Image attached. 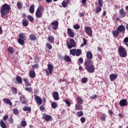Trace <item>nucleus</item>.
<instances>
[{
  "label": "nucleus",
  "instance_id": "2eb2a0df",
  "mask_svg": "<svg viewBox=\"0 0 128 128\" xmlns=\"http://www.w3.org/2000/svg\"><path fill=\"white\" fill-rule=\"evenodd\" d=\"M118 78V74H112L110 75V80L111 82H114Z\"/></svg>",
  "mask_w": 128,
  "mask_h": 128
},
{
  "label": "nucleus",
  "instance_id": "bb28decb",
  "mask_svg": "<svg viewBox=\"0 0 128 128\" xmlns=\"http://www.w3.org/2000/svg\"><path fill=\"white\" fill-rule=\"evenodd\" d=\"M22 24L23 26H28V21L24 19L22 20Z\"/></svg>",
  "mask_w": 128,
  "mask_h": 128
},
{
  "label": "nucleus",
  "instance_id": "6e6552de",
  "mask_svg": "<svg viewBox=\"0 0 128 128\" xmlns=\"http://www.w3.org/2000/svg\"><path fill=\"white\" fill-rule=\"evenodd\" d=\"M85 32H86L89 36H92V28L90 26H85L84 27Z\"/></svg>",
  "mask_w": 128,
  "mask_h": 128
},
{
  "label": "nucleus",
  "instance_id": "aec40b11",
  "mask_svg": "<svg viewBox=\"0 0 128 128\" xmlns=\"http://www.w3.org/2000/svg\"><path fill=\"white\" fill-rule=\"evenodd\" d=\"M29 76L31 78H36V72H34V70H30L29 72Z\"/></svg>",
  "mask_w": 128,
  "mask_h": 128
},
{
  "label": "nucleus",
  "instance_id": "6ab92c4d",
  "mask_svg": "<svg viewBox=\"0 0 128 128\" xmlns=\"http://www.w3.org/2000/svg\"><path fill=\"white\" fill-rule=\"evenodd\" d=\"M75 108L77 110H84L82 106L80 105V104H76Z\"/></svg>",
  "mask_w": 128,
  "mask_h": 128
},
{
  "label": "nucleus",
  "instance_id": "72a5a7b5",
  "mask_svg": "<svg viewBox=\"0 0 128 128\" xmlns=\"http://www.w3.org/2000/svg\"><path fill=\"white\" fill-rule=\"evenodd\" d=\"M24 39H20V38H18V42L20 44L21 46H24Z\"/></svg>",
  "mask_w": 128,
  "mask_h": 128
},
{
  "label": "nucleus",
  "instance_id": "c9c22d12",
  "mask_svg": "<svg viewBox=\"0 0 128 128\" xmlns=\"http://www.w3.org/2000/svg\"><path fill=\"white\" fill-rule=\"evenodd\" d=\"M17 8L18 10L22 8V3L20 1L17 2Z\"/></svg>",
  "mask_w": 128,
  "mask_h": 128
},
{
  "label": "nucleus",
  "instance_id": "7c9ffc66",
  "mask_svg": "<svg viewBox=\"0 0 128 128\" xmlns=\"http://www.w3.org/2000/svg\"><path fill=\"white\" fill-rule=\"evenodd\" d=\"M26 34L24 33H20L18 34V38L21 40H26Z\"/></svg>",
  "mask_w": 128,
  "mask_h": 128
},
{
  "label": "nucleus",
  "instance_id": "052dcab7",
  "mask_svg": "<svg viewBox=\"0 0 128 128\" xmlns=\"http://www.w3.org/2000/svg\"><path fill=\"white\" fill-rule=\"evenodd\" d=\"M25 84L26 86H32V84L30 83V81H28V82H26Z\"/></svg>",
  "mask_w": 128,
  "mask_h": 128
},
{
  "label": "nucleus",
  "instance_id": "5701e85b",
  "mask_svg": "<svg viewBox=\"0 0 128 128\" xmlns=\"http://www.w3.org/2000/svg\"><path fill=\"white\" fill-rule=\"evenodd\" d=\"M77 104H84V100L80 96L77 97Z\"/></svg>",
  "mask_w": 128,
  "mask_h": 128
},
{
  "label": "nucleus",
  "instance_id": "c756f323",
  "mask_svg": "<svg viewBox=\"0 0 128 128\" xmlns=\"http://www.w3.org/2000/svg\"><path fill=\"white\" fill-rule=\"evenodd\" d=\"M29 11L30 14H34V5L32 4L30 6Z\"/></svg>",
  "mask_w": 128,
  "mask_h": 128
},
{
  "label": "nucleus",
  "instance_id": "0e129e2a",
  "mask_svg": "<svg viewBox=\"0 0 128 128\" xmlns=\"http://www.w3.org/2000/svg\"><path fill=\"white\" fill-rule=\"evenodd\" d=\"M108 112L110 114V116H112V114H114V112H112V110H108Z\"/></svg>",
  "mask_w": 128,
  "mask_h": 128
},
{
  "label": "nucleus",
  "instance_id": "864d4df0",
  "mask_svg": "<svg viewBox=\"0 0 128 128\" xmlns=\"http://www.w3.org/2000/svg\"><path fill=\"white\" fill-rule=\"evenodd\" d=\"M80 120L82 124H84V122H86V118L84 117H82L80 118Z\"/></svg>",
  "mask_w": 128,
  "mask_h": 128
},
{
  "label": "nucleus",
  "instance_id": "5fc2aeb1",
  "mask_svg": "<svg viewBox=\"0 0 128 128\" xmlns=\"http://www.w3.org/2000/svg\"><path fill=\"white\" fill-rule=\"evenodd\" d=\"M9 124H14V119L12 118V117L11 116L8 119Z\"/></svg>",
  "mask_w": 128,
  "mask_h": 128
},
{
  "label": "nucleus",
  "instance_id": "a878e982",
  "mask_svg": "<svg viewBox=\"0 0 128 128\" xmlns=\"http://www.w3.org/2000/svg\"><path fill=\"white\" fill-rule=\"evenodd\" d=\"M16 80L17 82H18V84H20L22 83V77L20 76H17Z\"/></svg>",
  "mask_w": 128,
  "mask_h": 128
},
{
  "label": "nucleus",
  "instance_id": "f704fd0d",
  "mask_svg": "<svg viewBox=\"0 0 128 128\" xmlns=\"http://www.w3.org/2000/svg\"><path fill=\"white\" fill-rule=\"evenodd\" d=\"M82 54V50L80 49H77L76 51V56H80Z\"/></svg>",
  "mask_w": 128,
  "mask_h": 128
},
{
  "label": "nucleus",
  "instance_id": "338daca9",
  "mask_svg": "<svg viewBox=\"0 0 128 128\" xmlns=\"http://www.w3.org/2000/svg\"><path fill=\"white\" fill-rule=\"evenodd\" d=\"M20 99L21 102H22V100H24V95L20 96Z\"/></svg>",
  "mask_w": 128,
  "mask_h": 128
},
{
  "label": "nucleus",
  "instance_id": "4468645a",
  "mask_svg": "<svg viewBox=\"0 0 128 128\" xmlns=\"http://www.w3.org/2000/svg\"><path fill=\"white\" fill-rule=\"evenodd\" d=\"M116 30L119 32H124H124H126V27H124V25H120L118 26Z\"/></svg>",
  "mask_w": 128,
  "mask_h": 128
},
{
  "label": "nucleus",
  "instance_id": "4be33fe9",
  "mask_svg": "<svg viewBox=\"0 0 128 128\" xmlns=\"http://www.w3.org/2000/svg\"><path fill=\"white\" fill-rule=\"evenodd\" d=\"M112 34L114 38H118V36L120 34V32L116 29V30L112 31Z\"/></svg>",
  "mask_w": 128,
  "mask_h": 128
},
{
  "label": "nucleus",
  "instance_id": "f8f14e48",
  "mask_svg": "<svg viewBox=\"0 0 128 128\" xmlns=\"http://www.w3.org/2000/svg\"><path fill=\"white\" fill-rule=\"evenodd\" d=\"M43 120H46V122H50V120H52V118L50 115L43 114V116L42 117Z\"/></svg>",
  "mask_w": 128,
  "mask_h": 128
},
{
  "label": "nucleus",
  "instance_id": "de8ad7c7",
  "mask_svg": "<svg viewBox=\"0 0 128 128\" xmlns=\"http://www.w3.org/2000/svg\"><path fill=\"white\" fill-rule=\"evenodd\" d=\"M25 90H26V92H32V87L26 88Z\"/></svg>",
  "mask_w": 128,
  "mask_h": 128
},
{
  "label": "nucleus",
  "instance_id": "1a4fd4ad",
  "mask_svg": "<svg viewBox=\"0 0 128 128\" xmlns=\"http://www.w3.org/2000/svg\"><path fill=\"white\" fill-rule=\"evenodd\" d=\"M67 34L68 36H70V38H74V36H76V34L74 32V30L70 28H68L67 29Z\"/></svg>",
  "mask_w": 128,
  "mask_h": 128
},
{
  "label": "nucleus",
  "instance_id": "603ef678",
  "mask_svg": "<svg viewBox=\"0 0 128 128\" xmlns=\"http://www.w3.org/2000/svg\"><path fill=\"white\" fill-rule=\"evenodd\" d=\"M46 48H47L48 50H52V46L50 44H46Z\"/></svg>",
  "mask_w": 128,
  "mask_h": 128
},
{
  "label": "nucleus",
  "instance_id": "a19ab883",
  "mask_svg": "<svg viewBox=\"0 0 128 128\" xmlns=\"http://www.w3.org/2000/svg\"><path fill=\"white\" fill-rule=\"evenodd\" d=\"M27 18L28 20H29V22H32L34 20V18L31 15H28Z\"/></svg>",
  "mask_w": 128,
  "mask_h": 128
},
{
  "label": "nucleus",
  "instance_id": "7ed1b4c3",
  "mask_svg": "<svg viewBox=\"0 0 128 128\" xmlns=\"http://www.w3.org/2000/svg\"><path fill=\"white\" fill-rule=\"evenodd\" d=\"M84 66H85V70L90 72V74H92L94 72L96 68L94 65L92 64H86V62H84Z\"/></svg>",
  "mask_w": 128,
  "mask_h": 128
},
{
  "label": "nucleus",
  "instance_id": "c03bdc74",
  "mask_svg": "<svg viewBox=\"0 0 128 128\" xmlns=\"http://www.w3.org/2000/svg\"><path fill=\"white\" fill-rule=\"evenodd\" d=\"M88 82V78L84 77L82 79V84H86Z\"/></svg>",
  "mask_w": 128,
  "mask_h": 128
},
{
  "label": "nucleus",
  "instance_id": "e2e57ef3",
  "mask_svg": "<svg viewBox=\"0 0 128 128\" xmlns=\"http://www.w3.org/2000/svg\"><path fill=\"white\" fill-rule=\"evenodd\" d=\"M8 115L4 116H3V120L4 121L6 120H8Z\"/></svg>",
  "mask_w": 128,
  "mask_h": 128
},
{
  "label": "nucleus",
  "instance_id": "2f4dec72",
  "mask_svg": "<svg viewBox=\"0 0 128 128\" xmlns=\"http://www.w3.org/2000/svg\"><path fill=\"white\" fill-rule=\"evenodd\" d=\"M20 126L22 128H26L28 126V124L26 120H22L20 122Z\"/></svg>",
  "mask_w": 128,
  "mask_h": 128
},
{
  "label": "nucleus",
  "instance_id": "58836bf2",
  "mask_svg": "<svg viewBox=\"0 0 128 128\" xmlns=\"http://www.w3.org/2000/svg\"><path fill=\"white\" fill-rule=\"evenodd\" d=\"M0 126L2 128H6V123L3 120L0 121Z\"/></svg>",
  "mask_w": 128,
  "mask_h": 128
},
{
  "label": "nucleus",
  "instance_id": "f3484780",
  "mask_svg": "<svg viewBox=\"0 0 128 128\" xmlns=\"http://www.w3.org/2000/svg\"><path fill=\"white\" fill-rule=\"evenodd\" d=\"M48 68L50 74H52V72H54V66L52 64H48Z\"/></svg>",
  "mask_w": 128,
  "mask_h": 128
},
{
  "label": "nucleus",
  "instance_id": "4c0bfd02",
  "mask_svg": "<svg viewBox=\"0 0 128 128\" xmlns=\"http://www.w3.org/2000/svg\"><path fill=\"white\" fill-rule=\"evenodd\" d=\"M106 115L104 114H102L100 118V120L102 122H106Z\"/></svg>",
  "mask_w": 128,
  "mask_h": 128
},
{
  "label": "nucleus",
  "instance_id": "3c124183",
  "mask_svg": "<svg viewBox=\"0 0 128 128\" xmlns=\"http://www.w3.org/2000/svg\"><path fill=\"white\" fill-rule=\"evenodd\" d=\"M13 112H14V114H16V116L17 114H18V108H14L13 110Z\"/></svg>",
  "mask_w": 128,
  "mask_h": 128
},
{
  "label": "nucleus",
  "instance_id": "49530a36",
  "mask_svg": "<svg viewBox=\"0 0 128 128\" xmlns=\"http://www.w3.org/2000/svg\"><path fill=\"white\" fill-rule=\"evenodd\" d=\"M76 49H71L70 50V54L72 56H76Z\"/></svg>",
  "mask_w": 128,
  "mask_h": 128
},
{
  "label": "nucleus",
  "instance_id": "a18cd8bd",
  "mask_svg": "<svg viewBox=\"0 0 128 128\" xmlns=\"http://www.w3.org/2000/svg\"><path fill=\"white\" fill-rule=\"evenodd\" d=\"M102 12V8L100 6H98V7L96 8V14H98L99 12Z\"/></svg>",
  "mask_w": 128,
  "mask_h": 128
},
{
  "label": "nucleus",
  "instance_id": "20e7f679",
  "mask_svg": "<svg viewBox=\"0 0 128 128\" xmlns=\"http://www.w3.org/2000/svg\"><path fill=\"white\" fill-rule=\"evenodd\" d=\"M86 58L87 60H86L84 62L85 64H92V52L88 51L86 54Z\"/></svg>",
  "mask_w": 128,
  "mask_h": 128
},
{
  "label": "nucleus",
  "instance_id": "f257e3e1",
  "mask_svg": "<svg viewBox=\"0 0 128 128\" xmlns=\"http://www.w3.org/2000/svg\"><path fill=\"white\" fill-rule=\"evenodd\" d=\"M10 6L8 4H4L2 5V8L0 10V13L1 14V18H4V16L8 14H10Z\"/></svg>",
  "mask_w": 128,
  "mask_h": 128
},
{
  "label": "nucleus",
  "instance_id": "774afa93",
  "mask_svg": "<svg viewBox=\"0 0 128 128\" xmlns=\"http://www.w3.org/2000/svg\"><path fill=\"white\" fill-rule=\"evenodd\" d=\"M23 80H24V82H25V84H26V82H29L28 80L26 78H24Z\"/></svg>",
  "mask_w": 128,
  "mask_h": 128
},
{
  "label": "nucleus",
  "instance_id": "0eeeda50",
  "mask_svg": "<svg viewBox=\"0 0 128 128\" xmlns=\"http://www.w3.org/2000/svg\"><path fill=\"white\" fill-rule=\"evenodd\" d=\"M50 26H52V28L56 30L58 28V20H55L53 22H52Z\"/></svg>",
  "mask_w": 128,
  "mask_h": 128
},
{
  "label": "nucleus",
  "instance_id": "e433bc0d",
  "mask_svg": "<svg viewBox=\"0 0 128 128\" xmlns=\"http://www.w3.org/2000/svg\"><path fill=\"white\" fill-rule=\"evenodd\" d=\"M76 116L78 118H80L84 116V112L82 110L76 112Z\"/></svg>",
  "mask_w": 128,
  "mask_h": 128
},
{
  "label": "nucleus",
  "instance_id": "bf43d9fd",
  "mask_svg": "<svg viewBox=\"0 0 128 128\" xmlns=\"http://www.w3.org/2000/svg\"><path fill=\"white\" fill-rule=\"evenodd\" d=\"M32 68L34 69L38 68V64H36L32 66Z\"/></svg>",
  "mask_w": 128,
  "mask_h": 128
},
{
  "label": "nucleus",
  "instance_id": "393cba45",
  "mask_svg": "<svg viewBox=\"0 0 128 128\" xmlns=\"http://www.w3.org/2000/svg\"><path fill=\"white\" fill-rule=\"evenodd\" d=\"M119 14L121 18H124L126 16V12L124 10V9H121L119 11Z\"/></svg>",
  "mask_w": 128,
  "mask_h": 128
},
{
  "label": "nucleus",
  "instance_id": "a211bd4d",
  "mask_svg": "<svg viewBox=\"0 0 128 128\" xmlns=\"http://www.w3.org/2000/svg\"><path fill=\"white\" fill-rule=\"evenodd\" d=\"M48 40L49 42H50V44H54V37L52 36H49Z\"/></svg>",
  "mask_w": 128,
  "mask_h": 128
},
{
  "label": "nucleus",
  "instance_id": "b1692460",
  "mask_svg": "<svg viewBox=\"0 0 128 128\" xmlns=\"http://www.w3.org/2000/svg\"><path fill=\"white\" fill-rule=\"evenodd\" d=\"M64 60L67 62H72V58H70V57L68 56H64Z\"/></svg>",
  "mask_w": 128,
  "mask_h": 128
},
{
  "label": "nucleus",
  "instance_id": "dca6fc26",
  "mask_svg": "<svg viewBox=\"0 0 128 128\" xmlns=\"http://www.w3.org/2000/svg\"><path fill=\"white\" fill-rule=\"evenodd\" d=\"M2 100L4 104H8V106H12V101H10V99L4 98Z\"/></svg>",
  "mask_w": 128,
  "mask_h": 128
},
{
  "label": "nucleus",
  "instance_id": "37998d69",
  "mask_svg": "<svg viewBox=\"0 0 128 128\" xmlns=\"http://www.w3.org/2000/svg\"><path fill=\"white\" fill-rule=\"evenodd\" d=\"M86 44H87L86 39V38H83V43H82L80 44V46L82 48H84V46H86Z\"/></svg>",
  "mask_w": 128,
  "mask_h": 128
},
{
  "label": "nucleus",
  "instance_id": "09e8293b",
  "mask_svg": "<svg viewBox=\"0 0 128 128\" xmlns=\"http://www.w3.org/2000/svg\"><path fill=\"white\" fill-rule=\"evenodd\" d=\"M74 28V30H80V24H76L75 25H74L73 26Z\"/></svg>",
  "mask_w": 128,
  "mask_h": 128
},
{
  "label": "nucleus",
  "instance_id": "13d9d810",
  "mask_svg": "<svg viewBox=\"0 0 128 128\" xmlns=\"http://www.w3.org/2000/svg\"><path fill=\"white\" fill-rule=\"evenodd\" d=\"M78 62L80 64H83L84 63V59H82V58L80 57L78 59Z\"/></svg>",
  "mask_w": 128,
  "mask_h": 128
},
{
  "label": "nucleus",
  "instance_id": "79ce46f5",
  "mask_svg": "<svg viewBox=\"0 0 128 128\" xmlns=\"http://www.w3.org/2000/svg\"><path fill=\"white\" fill-rule=\"evenodd\" d=\"M12 91L13 94H18V90L14 87L12 88Z\"/></svg>",
  "mask_w": 128,
  "mask_h": 128
},
{
  "label": "nucleus",
  "instance_id": "680f3d73",
  "mask_svg": "<svg viewBox=\"0 0 128 128\" xmlns=\"http://www.w3.org/2000/svg\"><path fill=\"white\" fill-rule=\"evenodd\" d=\"M124 42H125V44H128V37H126L124 38Z\"/></svg>",
  "mask_w": 128,
  "mask_h": 128
},
{
  "label": "nucleus",
  "instance_id": "ea45409f",
  "mask_svg": "<svg viewBox=\"0 0 128 128\" xmlns=\"http://www.w3.org/2000/svg\"><path fill=\"white\" fill-rule=\"evenodd\" d=\"M66 1H63L62 3V6L63 8H66V6H68V4L70 2V0L68 2V0H66Z\"/></svg>",
  "mask_w": 128,
  "mask_h": 128
},
{
  "label": "nucleus",
  "instance_id": "f03ea898",
  "mask_svg": "<svg viewBox=\"0 0 128 128\" xmlns=\"http://www.w3.org/2000/svg\"><path fill=\"white\" fill-rule=\"evenodd\" d=\"M118 52L120 58H126V56H128L126 50V48L122 46H119L118 48Z\"/></svg>",
  "mask_w": 128,
  "mask_h": 128
},
{
  "label": "nucleus",
  "instance_id": "4d7b16f0",
  "mask_svg": "<svg viewBox=\"0 0 128 128\" xmlns=\"http://www.w3.org/2000/svg\"><path fill=\"white\" fill-rule=\"evenodd\" d=\"M40 110H42V112H44L45 108L44 105H42L41 106H40Z\"/></svg>",
  "mask_w": 128,
  "mask_h": 128
},
{
  "label": "nucleus",
  "instance_id": "39448f33",
  "mask_svg": "<svg viewBox=\"0 0 128 128\" xmlns=\"http://www.w3.org/2000/svg\"><path fill=\"white\" fill-rule=\"evenodd\" d=\"M44 10V8L42 7L38 8L37 9L35 13V16L37 18H42V16H44V13H42Z\"/></svg>",
  "mask_w": 128,
  "mask_h": 128
},
{
  "label": "nucleus",
  "instance_id": "9b49d317",
  "mask_svg": "<svg viewBox=\"0 0 128 128\" xmlns=\"http://www.w3.org/2000/svg\"><path fill=\"white\" fill-rule=\"evenodd\" d=\"M120 106H128V100L126 99L121 100L119 102Z\"/></svg>",
  "mask_w": 128,
  "mask_h": 128
},
{
  "label": "nucleus",
  "instance_id": "6e6d98bb",
  "mask_svg": "<svg viewBox=\"0 0 128 128\" xmlns=\"http://www.w3.org/2000/svg\"><path fill=\"white\" fill-rule=\"evenodd\" d=\"M64 102H66V104L68 106H70V102L68 100H64Z\"/></svg>",
  "mask_w": 128,
  "mask_h": 128
},
{
  "label": "nucleus",
  "instance_id": "473e14b6",
  "mask_svg": "<svg viewBox=\"0 0 128 128\" xmlns=\"http://www.w3.org/2000/svg\"><path fill=\"white\" fill-rule=\"evenodd\" d=\"M23 110L24 112H32V108L30 106H24L23 107Z\"/></svg>",
  "mask_w": 128,
  "mask_h": 128
},
{
  "label": "nucleus",
  "instance_id": "69168bd1",
  "mask_svg": "<svg viewBox=\"0 0 128 128\" xmlns=\"http://www.w3.org/2000/svg\"><path fill=\"white\" fill-rule=\"evenodd\" d=\"M44 70L46 72V74L47 76H50V72H48V70L47 69H44Z\"/></svg>",
  "mask_w": 128,
  "mask_h": 128
},
{
  "label": "nucleus",
  "instance_id": "9d476101",
  "mask_svg": "<svg viewBox=\"0 0 128 128\" xmlns=\"http://www.w3.org/2000/svg\"><path fill=\"white\" fill-rule=\"evenodd\" d=\"M34 100L37 104L40 105L42 104V100L38 95H34Z\"/></svg>",
  "mask_w": 128,
  "mask_h": 128
},
{
  "label": "nucleus",
  "instance_id": "ddd939ff",
  "mask_svg": "<svg viewBox=\"0 0 128 128\" xmlns=\"http://www.w3.org/2000/svg\"><path fill=\"white\" fill-rule=\"evenodd\" d=\"M52 96L54 100H60V95L58 94V92H54L52 94Z\"/></svg>",
  "mask_w": 128,
  "mask_h": 128
},
{
  "label": "nucleus",
  "instance_id": "412c9836",
  "mask_svg": "<svg viewBox=\"0 0 128 128\" xmlns=\"http://www.w3.org/2000/svg\"><path fill=\"white\" fill-rule=\"evenodd\" d=\"M36 36L34 34H30L29 36V40H32V42H34L36 40Z\"/></svg>",
  "mask_w": 128,
  "mask_h": 128
},
{
  "label": "nucleus",
  "instance_id": "cd10ccee",
  "mask_svg": "<svg viewBox=\"0 0 128 128\" xmlns=\"http://www.w3.org/2000/svg\"><path fill=\"white\" fill-rule=\"evenodd\" d=\"M8 52L10 54H14V49L12 46H9L8 48Z\"/></svg>",
  "mask_w": 128,
  "mask_h": 128
},
{
  "label": "nucleus",
  "instance_id": "c85d7f7f",
  "mask_svg": "<svg viewBox=\"0 0 128 128\" xmlns=\"http://www.w3.org/2000/svg\"><path fill=\"white\" fill-rule=\"evenodd\" d=\"M52 108L54 110H56L58 106V103H56V102H53L51 104Z\"/></svg>",
  "mask_w": 128,
  "mask_h": 128
},
{
  "label": "nucleus",
  "instance_id": "423d86ee",
  "mask_svg": "<svg viewBox=\"0 0 128 128\" xmlns=\"http://www.w3.org/2000/svg\"><path fill=\"white\" fill-rule=\"evenodd\" d=\"M67 48L70 50L72 48H76V41L74 39H70V42H66Z\"/></svg>",
  "mask_w": 128,
  "mask_h": 128
},
{
  "label": "nucleus",
  "instance_id": "8fccbe9b",
  "mask_svg": "<svg viewBox=\"0 0 128 128\" xmlns=\"http://www.w3.org/2000/svg\"><path fill=\"white\" fill-rule=\"evenodd\" d=\"M98 4H99V6H104V2L102 0H98Z\"/></svg>",
  "mask_w": 128,
  "mask_h": 128
}]
</instances>
